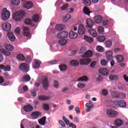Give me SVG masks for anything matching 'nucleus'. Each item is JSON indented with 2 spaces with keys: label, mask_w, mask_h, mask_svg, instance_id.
I'll use <instances>...</instances> for the list:
<instances>
[{
  "label": "nucleus",
  "mask_w": 128,
  "mask_h": 128,
  "mask_svg": "<svg viewBox=\"0 0 128 128\" xmlns=\"http://www.w3.org/2000/svg\"><path fill=\"white\" fill-rule=\"evenodd\" d=\"M26 12L24 11L16 12L13 14V19L16 22H19L24 16Z\"/></svg>",
  "instance_id": "1"
},
{
  "label": "nucleus",
  "mask_w": 128,
  "mask_h": 128,
  "mask_svg": "<svg viewBox=\"0 0 128 128\" xmlns=\"http://www.w3.org/2000/svg\"><path fill=\"white\" fill-rule=\"evenodd\" d=\"M10 16V12L6 8H4L2 12V20H8Z\"/></svg>",
  "instance_id": "2"
},
{
  "label": "nucleus",
  "mask_w": 128,
  "mask_h": 128,
  "mask_svg": "<svg viewBox=\"0 0 128 128\" xmlns=\"http://www.w3.org/2000/svg\"><path fill=\"white\" fill-rule=\"evenodd\" d=\"M106 112L109 118H114L118 114V112L112 108L107 110Z\"/></svg>",
  "instance_id": "3"
},
{
  "label": "nucleus",
  "mask_w": 128,
  "mask_h": 128,
  "mask_svg": "<svg viewBox=\"0 0 128 128\" xmlns=\"http://www.w3.org/2000/svg\"><path fill=\"white\" fill-rule=\"evenodd\" d=\"M20 70L22 72H28L30 70V66L26 63H23L20 65Z\"/></svg>",
  "instance_id": "4"
},
{
  "label": "nucleus",
  "mask_w": 128,
  "mask_h": 128,
  "mask_svg": "<svg viewBox=\"0 0 128 128\" xmlns=\"http://www.w3.org/2000/svg\"><path fill=\"white\" fill-rule=\"evenodd\" d=\"M2 28L6 32H10L12 30V24L8 22H4L2 24Z\"/></svg>",
  "instance_id": "5"
},
{
  "label": "nucleus",
  "mask_w": 128,
  "mask_h": 128,
  "mask_svg": "<svg viewBox=\"0 0 128 128\" xmlns=\"http://www.w3.org/2000/svg\"><path fill=\"white\" fill-rule=\"evenodd\" d=\"M42 86L44 90H48V79L47 78H45L42 80Z\"/></svg>",
  "instance_id": "6"
},
{
  "label": "nucleus",
  "mask_w": 128,
  "mask_h": 128,
  "mask_svg": "<svg viewBox=\"0 0 128 128\" xmlns=\"http://www.w3.org/2000/svg\"><path fill=\"white\" fill-rule=\"evenodd\" d=\"M68 33L67 32H61L57 36L58 38H68Z\"/></svg>",
  "instance_id": "7"
},
{
  "label": "nucleus",
  "mask_w": 128,
  "mask_h": 128,
  "mask_svg": "<svg viewBox=\"0 0 128 128\" xmlns=\"http://www.w3.org/2000/svg\"><path fill=\"white\" fill-rule=\"evenodd\" d=\"M90 62H92V60L90 58L81 59L80 60V66H84V64H88L90 63Z\"/></svg>",
  "instance_id": "8"
},
{
  "label": "nucleus",
  "mask_w": 128,
  "mask_h": 128,
  "mask_svg": "<svg viewBox=\"0 0 128 128\" xmlns=\"http://www.w3.org/2000/svg\"><path fill=\"white\" fill-rule=\"evenodd\" d=\"M86 28H92L94 26V20L90 18L86 20Z\"/></svg>",
  "instance_id": "9"
},
{
  "label": "nucleus",
  "mask_w": 128,
  "mask_h": 128,
  "mask_svg": "<svg viewBox=\"0 0 128 128\" xmlns=\"http://www.w3.org/2000/svg\"><path fill=\"white\" fill-rule=\"evenodd\" d=\"M42 115V113L40 112H32L31 114V116L32 120H36V118H38L40 116Z\"/></svg>",
  "instance_id": "10"
},
{
  "label": "nucleus",
  "mask_w": 128,
  "mask_h": 128,
  "mask_svg": "<svg viewBox=\"0 0 128 128\" xmlns=\"http://www.w3.org/2000/svg\"><path fill=\"white\" fill-rule=\"evenodd\" d=\"M23 32L24 36L30 38V29L28 28L26 26H24L23 28Z\"/></svg>",
  "instance_id": "11"
},
{
  "label": "nucleus",
  "mask_w": 128,
  "mask_h": 128,
  "mask_svg": "<svg viewBox=\"0 0 128 128\" xmlns=\"http://www.w3.org/2000/svg\"><path fill=\"white\" fill-rule=\"evenodd\" d=\"M0 68L1 70H4V72H10V70H12V68L10 65L4 66V64H0Z\"/></svg>",
  "instance_id": "12"
},
{
  "label": "nucleus",
  "mask_w": 128,
  "mask_h": 128,
  "mask_svg": "<svg viewBox=\"0 0 128 128\" xmlns=\"http://www.w3.org/2000/svg\"><path fill=\"white\" fill-rule=\"evenodd\" d=\"M106 59L108 61H110L112 60V51L109 50L106 52Z\"/></svg>",
  "instance_id": "13"
},
{
  "label": "nucleus",
  "mask_w": 128,
  "mask_h": 128,
  "mask_svg": "<svg viewBox=\"0 0 128 128\" xmlns=\"http://www.w3.org/2000/svg\"><path fill=\"white\" fill-rule=\"evenodd\" d=\"M78 36V33L74 31H70L69 33V38L72 40H74V38H76Z\"/></svg>",
  "instance_id": "14"
},
{
  "label": "nucleus",
  "mask_w": 128,
  "mask_h": 128,
  "mask_svg": "<svg viewBox=\"0 0 128 128\" xmlns=\"http://www.w3.org/2000/svg\"><path fill=\"white\" fill-rule=\"evenodd\" d=\"M98 72L103 76H108V70L105 68H100L99 69Z\"/></svg>",
  "instance_id": "15"
},
{
  "label": "nucleus",
  "mask_w": 128,
  "mask_h": 128,
  "mask_svg": "<svg viewBox=\"0 0 128 128\" xmlns=\"http://www.w3.org/2000/svg\"><path fill=\"white\" fill-rule=\"evenodd\" d=\"M42 64V62H40V61H38V60H36L32 64V67L34 68H38L40 66V64Z\"/></svg>",
  "instance_id": "16"
},
{
  "label": "nucleus",
  "mask_w": 128,
  "mask_h": 128,
  "mask_svg": "<svg viewBox=\"0 0 128 128\" xmlns=\"http://www.w3.org/2000/svg\"><path fill=\"white\" fill-rule=\"evenodd\" d=\"M34 6L32 4V2H28L24 4V8H26L27 10H30V8H32Z\"/></svg>",
  "instance_id": "17"
},
{
  "label": "nucleus",
  "mask_w": 128,
  "mask_h": 128,
  "mask_svg": "<svg viewBox=\"0 0 128 128\" xmlns=\"http://www.w3.org/2000/svg\"><path fill=\"white\" fill-rule=\"evenodd\" d=\"M78 33L80 34H84V25H80L78 26Z\"/></svg>",
  "instance_id": "18"
},
{
  "label": "nucleus",
  "mask_w": 128,
  "mask_h": 128,
  "mask_svg": "<svg viewBox=\"0 0 128 128\" xmlns=\"http://www.w3.org/2000/svg\"><path fill=\"white\" fill-rule=\"evenodd\" d=\"M94 20L96 24H100L102 20V17L100 15H98L94 17Z\"/></svg>",
  "instance_id": "19"
},
{
  "label": "nucleus",
  "mask_w": 128,
  "mask_h": 128,
  "mask_svg": "<svg viewBox=\"0 0 128 128\" xmlns=\"http://www.w3.org/2000/svg\"><path fill=\"white\" fill-rule=\"evenodd\" d=\"M66 28V26L62 24H58L56 25V30H64Z\"/></svg>",
  "instance_id": "20"
},
{
  "label": "nucleus",
  "mask_w": 128,
  "mask_h": 128,
  "mask_svg": "<svg viewBox=\"0 0 128 128\" xmlns=\"http://www.w3.org/2000/svg\"><path fill=\"white\" fill-rule=\"evenodd\" d=\"M46 116H44L40 119L38 120V124H40V126H44L46 124Z\"/></svg>",
  "instance_id": "21"
},
{
  "label": "nucleus",
  "mask_w": 128,
  "mask_h": 128,
  "mask_svg": "<svg viewBox=\"0 0 128 128\" xmlns=\"http://www.w3.org/2000/svg\"><path fill=\"white\" fill-rule=\"evenodd\" d=\"M34 109L32 106H30V105H28L26 106H24V110L25 112H32V110Z\"/></svg>",
  "instance_id": "22"
},
{
  "label": "nucleus",
  "mask_w": 128,
  "mask_h": 128,
  "mask_svg": "<svg viewBox=\"0 0 128 128\" xmlns=\"http://www.w3.org/2000/svg\"><path fill=\"white\" fill-rule=\"evenodd\" d=\"M92 56V51L88 50L85 52L84 54L82 56V58H90Z\"/></svg>",
  "instance_id": "23"
},
{
  "label": "nucleus",
  "mask_w": 128,
  "mask_h": 128,
  "mask_svg": "<svg viewBox=\"0 0 128 128\" xmlns=\"http://www.w3.org/2000/svg\"><path fill=\"white\" fill-rule=\"evenodd\" d=\"M8 36L10 42H14L16 40V37L14 36V35L12 32H8Z\"/></svg>",
  "instance_id": "24"
},
{
  "label": "nucleus",
  "mask_w": 128,
  "mask_h": 128,
  "mask_svg": "<svg viewBox=\"0 0 128 128\" xmlns=\"http://www.w3.org/2000/svg\"><path fill=\"white\" fill-rule=\"evenodd\" d=\"M106 40V36H99L96 38V41L99 42H102Z\"/></svg>",
  "instance_id": "25"
},
{
  "label": "nucleus",
  "mask_w": 128,
  "mask_h": 128,
  "mask_svg": "<svg viewBox=\"0 0 128 128\" xmlns=\"http://www.w3.org/2000/svg\"><path fill=\"white\" fill-rule=\"evenodd\" d=\"M38 100H50V97L48 96H40L38 97Z\"/></svg>",
  "instance_id": "26"
},
{
  "label": "nucleus",
  "mask_w": 128,
  "mask_h": 128,
  "mask_svg": "<svg viewBox=\"0 0 128 128\" xmlns=\"http://www.w3.org/2000/svg\"><path fill=\"white\" fill-rule=\"evenodd\" d=\"M16 58L19 60H21L22 62H24V60H26V58H24V56L22 54H18Z\"/></svg>",
  "instance_id": "27"
},
{
  "label": "nucleus",
  "mask_w": 128,
  "mask_h": 128,
  "mask_svg": "<svg viewBox=\"0 0 128 128\" xmlns=\"http://www.w3.org/2000/svg\"><path fill=\"white\" fill-rule=\"evenodd\" d=\"M105 45L106 48H110L112 46V41L110 40H108L105 42Z\"/></svg>",
  "instance_id": "28"
},
{
  "label": "nucleus",
  "mask_w": 128,
  "mask_h": 128,
  "mask_svg": "<svg viewBox=\"0 0 128 128\" xmlns=\"http://www.w3.org/2000/svg\"><path fill=\"white\" fill-rule=\"evenodd\" d=\"M115 124L117 126H122L124 124V122H122V120L120 119H118L115 122Z\"/></svg>",
  "instance_id": "29"
},
{
  "label": "nucleus",
  "mask_w": 128,
  "mask_h": 128,
  "mask_svg": "<svg viewBox=\"0 0 128 128\" xmlns=\"http://www.w3.org/2000/svg\"><path fill=\"white\" fill-rule=\"evenodd\" d=\"M109 78L110 80H118V77L116 75H112L110 74L109 76Z\"/></svg>",
  "instance_id": "30"
},
{
  "label": "nucleus",
  "mask_w": 128,
  "mask_h": 128,
  "mask_svg": "<svg viewBox=\"0 0 128 128\" xmlns=\"http://www.w3.org/2000/svg\"><path fill=\"white\" fill-rule=\"evenodd\" d=\"M23 80L25 82H30V76L28 74L24 75L23 76Z\"/></svg>",
  "instance_id": "31"
},
{
  "label": "nucleus",
  "mask_w": 128,
  "mask_h": 128,
  "mask_svg": "<svg viewBox=\"0 0 128 128\" xmlns=\"http://www.w3.org/2000/svg\"><path fill=\"white\" fill-rule=\"evenodd\" d=\"M83 12L85 14H87V16H90V9L88 8L86 6H84L83 9Z\"/></svg>",
  "instance_id": "32"
},
{
  "label": "nucleus",
  "mask_w": 128,
  "mask_h": 128,
  "mask_svg": "<svg viewBox=\"0 0 128 128\" xmlns=\"http://www.w3.org/2000/svg\"><path fill=\"white\" fill-rule=\"evenodd\" d=\"M6 50H8L9 52H12V50H14V48L12 45L10 44H8L6 45Z\"/></svg>",
  "instance_id": "33"
},
{
  "label": "nucleus",
  "mask_w": 128,
  "mask_h": 128,
  "mask_svg": "<svg viewBox=\"0 0 128 128\" xmlns=\"http://www.w3.org/2000/svg\"><path fill=\"white\" fill-rule=\"evenodd\" d=\"M78 62L76 60H72L70 62V64L73 66H78Z\"/></svg>",
  "instance_id": "34"
},
{
  "label": "nucleus",
  "mask_w": 128,
  "mask_h": 128,
  "mask_svg": "<svg viewBox=\"0 0 128 128\" xmlns=\"http://www.w3.org/2000/svg\"><path fill=\"white\" fill-rule=\"evenodd\" d=\"M58 44H60V46H66V44H68V40L64 39L60 40H59Z\"/></svg>",
  "instance_id": "35"
},
{
  "label": "nucleus",
  "mask_w": 128,
  "mask_h": 128,
  "mask_svg": "<svg viewBox=\"0 0 128 128\" xmlns=\"http://www.w3.org/2000/svg\"><path fill=\"white\" fill-rule=\"evenodd\" d=\"M111 94L113 98H120V93L118 92H111Z\"/></svg>",
  "instance_id": "36"
},
{
  "label": "nucleus",
  "mask_w": 128,
  "mask_h": 128,
  "mask_svg": "<svg viewBox=\"0 0 128 128\" xmlns=\"http://www.w3.org/2000/svg\"><path fill=\"white\" fill-rule=\"evenodd\" d=\"M84 39L86 40V42H94V38L92 37H88L87 36H84Z\"/></svg>",
  "instance_id": "37"
},
{
  "label": "nucleus",
  "mask_w": 128,
  "mask_h": 128,
  "mask_svg": "<svg viewBox=\"0 0 128 128\" xmlns=\"http://www.w3.org/2000/svg\"><path fill=\"white\" fill-rule=\"evenodd\" d=\"M88 78L86 76H82L78 79V82H86Z\"/></svg>",
  "instance_id": "38"
},
{
  "label": "nucleus",
  "mask_w": 128,
  "mask_h": 128,
  "mask_svg": "<svg viewBox=\"0 0 128 128\" xmlns=\"http://www.w3.org/2000/svg\"><path fill=\"white\" fill-rule=\"evenodd\" d=\"M0 52L4 56H10V52L4 50V49H0Z\"/></svg>",
  "instance_id": "39"
},
{
  "label": "nucleus",
  "mask_w": 128,
  "mask_h": 128,
  "mask_svg": "<svg viewBox=\"0 0 128 128\" xmlns=\"http://www.w3.org/2000/svg\"><path fill=\"white\" fill-rule=\"evenodd\" d=\"M116 60L118 62H124V59L122 56L119 55L116 56Z\"/></svg>",
  "instance_id": "40"
},
{
  "label": "nucleus",
  "mask_w": 128,
  "mask_h": 128,
  "mask_svg": "<svg viewBox=\"0 0 128 128\" xmlns=\"http://www.w3.org/2000/svg\"><path fill=\"white\" fill-rule=\"evenodd\" d=\"M11 2L14 6H18L20 4V0H11Z\"/></svg>",
  "instance_id": "41"
},
{
  "label": "nucleus",
  "mask_w": 128,
  "mask_h": 128,
  "mask_svg": "<svg viewBox=\"0 0 128 128\" xmlns=\"http://www.w3.org/2000/svg\"><path fill=\"white\" fill-rule=\"evenodd\" d=\"M70 14H66L63 17V20H64V22H68V20L70 18Z\"/></svg>",
  "instance_id": "42"
},
{
  "label": "nucleus",
  "mask_w": 128,
  "mask_h": 128,
  "mask_svg": "<svg viewBox=\"0 0 128 128\" xmlns=\"http://www.w3.org/2000/svg\"><path fill=\"white\" fill-rule=\"evenodd\" d=\"M126 102L124 100H120V102L119 103V106L120 108H124V106H126Z\"/></svg>",
  "instance_id": "43"
},
{
  "label": "nucleus",
  "mask_w": 128,
  "mask_h": 128,
  "mask_svg": "<svg viewBox=\"0 0 128 128\" xmlns=\"http://www.w3.org/2000/svg\"><path fill=\"white\" fill-rule=\"evenodd\" d=\"M84 4L85 6H90V4H92V1L90 0H84Z\"/></svg>",
  "instance_id": "44"
},
{
  "label": "nucleus",
  "mask_w": 128,
  "mask_h": 128,
  "mask_svg": "<svg viewBox=\"0 0 128 128\" xmlns=\"http://www.w3.org/2000/svg\"><path fill=\"white\" fill-rule=\"evenodd\" d=\"M88 32L92 36H96V32L94 30H90Z\"/></svg>",
  "instance_id": "45"
},
{
  "label": "nucleus",
  "mask_w": 128,
  "mask_h": 128,
  "mask_svg": "<svg viewBox=\"0 0 128 128\" xmlns=\"http://www.w3.org/2000/svg\"><path fill=\"white\" fill-rule=\"evenodd\" d=\"M42 108L44 110H46V111L50 110V106H48V104H44L42 105Z\"/></svg>",
  "instance_id": "46"
},
{
  "label": "nucleus",
  "mask_w": 128,
  "mask_h": 128,
  "mask_svg": "<svg viewBox=\"0 0 128 128\" xmlns=\"http://www.w3.org/2000/svg\"><path fill=\"white\" fill-rule=\"evenodd\" d=\"M59 68L62 72L66 70V65L61 64L59 66Z\"/></svg>",
  "instance_id": "47"
},
{
  "label": "nucleus",
  "mask_w": 128,
  "mask_h": 128,
  "mask_svg": "<svg viewBox=\"0 0 128 128\" xmlns=\"http://www.w3.org/2000/svg\"><path fill=\"white\" fill-rule=\"evenodd\" d=\"M32 20L33 22H38V15L35 14L32 17Z\"/></svg>",
  "instance_id": "48"
},
{
  "label": "nucleus",
  "mask_w": 128,
  "mask_h": 128,
  "mask_svg": "<svg viewBox=\"0 0 128 128\" xmlns=\"http://www.w3.org/2000/svg\"><path fill=\"white\" fill-rule=\"evenodd\" d=\"M100 64L103 66H108V61L106 60H102L100 61Z\"/></svg>",
  "instance_id": "49"
},
{
  "label": "nucleus",
  "mask_w": 128,
  "mask_h": 128,
  "mask_svg": "<svg viewBox=\"0 0 128 128\" xmlns=\"http://www.w3.org/2000/svg\"><path fill=\"white\" fill-rule=\"evenodd\" d=\"M98 32L100 34H102V32H104V28L102 26H100L98 28Z\"/></svg>",
  "instance_id": "50"
},
{
  "label": "nucleus",
  "mask_w": 128,
  "mask_h": 128,
  "mask_svg": "<svg viewBox=\"0 0 128 128\" xmlns=\"http://www.w3.org/2000/svg\"><path fill=\"white\" fill-rule=\"evenodd\" d=\"M96 66V61H92L90 64V66L92 68H94Z\"/></svg>",
  "instance_id": "51"
},
{
  "label": "nucleus",
  "mask_w": 128,
  "mask_h": 128,
  "mask_svg": "<svg viewBox=\"0 0 128 128\" xmlns=\"http://www.w3.org/2000/svg\"><path fill=\"white\" fill-rule=\"evenodd\" d=\"M96 49L98 50V52H104V48H102L101 46H98Z\"/></svg>",
  "instance_id": "52"
},
{
  "label": "nucleus",
  "mask_w": 128,
  "mask_h": 128,
  "mask_svg": "<svg viewBox=\"0 0 128 128\" xmlns=\"http://www.w3.org/2000/svg\"><path fill=\"white\" fill-rule=\"evenodd\" d=\"M86 47H81L80 50V54H84V52H86Z\"/></svg>",
  "instance_id": "53"
},
{
  "label": "nucleus",
  "mask_w": 128,
  "mask_h": 128,
  "mask_svg": "<svg viewBox=\"0 0 128 128\" xmlns=\"http://www.w3.org/2000/svg\"><path fill=\"white\" fill-rule=\"evenodd\" d=\"M63 118V120L64 122L66 124L67 126L68 125V124H70V120H68L66 118V116H64L62 117Z\"/></svg>",
  "instance_id": "54"
},
{
  "label": "nucleus",
  "mask_w": 128,
  "mask_h": 128,
  "mask_svg": "<svg viewBox=\"0 0 128 128\" xmlns=\"http://www.w3.org/2000/svg\"><path fill=\"white\" fill-rule=\"evenodd\" d=\"M24 23L26 24H32V20L30 18H27L25 20Z\"/></svg>",
  "instance_id": "55"
},
{
  "label": "nucleus",
  "mask_w": 128,
  "mask_h": 128,
  "mask_svg": "<svg viewBox=\"0 0 128 128\" xmlns=\"http://www.w3.org/2000/svg\"><path fill=\"white\" fill-rule=\"evenodd\" d=\"M78 88H84L86 86L82 84V83H78Z\"/></svg>",
  "instance_id": "56"
},
{
  "label": "nucleus",
  "mask_w": 128,
  "mask_h": 128,
  "mask_svg": "<svg viewBox=\"0 0 128 128\" xmlns=\"http://www.w3.org/2000/svg\"><path fill=\"white\" fill-rule=\"evenodd\" d=\"M86 108H94V104L87 103L86 104Z\"/></svg>",
  "instance_id": "57"
},
{
  "label": "nucleus",
  "mask_w": 128,
  "mask_h": 128,
  "mask_svg": "<svg viewBox=\"0 0 128 128\" xmlns=\"http://www.w3.org/2000/svg\"><path fill=\"white\" fill-rule=\"evenodd\" d=\"M54 86L56 88H58V82L56 80H54Z\"/></svg>",
  "instance_id": "58"
},
{
  "label": "nucleus",
  "mask_w": 128,
  "mask_h": 128,
  "mask_svg": "<svg viewBox=\"0 0 128 128\" xmlns=\"http://www.w3.org/2000/svg\"><path fill=\"white\" fill-rule=\"evenodd\" d=\"M26 62L28 64H30L32 62V58L30 56H27L26 58Z\"/></svg>",
  "instance_id": "59"
},
{
  "label": "nucleus",
  "mask_w": 128,
  "mask_h": 128,
  "mask_svg": "<svg viewBox=\"0 0 128 128\" xmlns=\"http://www.w3.org/2000/svg\"><path fill=\"white\" fill-rule=\"evenodd\" d=\"M58 122L62 128H66V124H64V121L62 120H59Z\"/></svg>",
  "instance_id": "60"
},
{
  "label": "nucleus",
  "mask_w": 128,
  "mask_h": 128,
  "mask_svg": "<svg viewBox=\"0 0 128 128\" xmlns=\"http://www.w3.org/2000/svg\"><path fill=\"white\" fill-rule=\"evenodd\" d=\"M18 102H24L26 100H24V98L22 97H20L18 98Z\"/></svg>",
  "instance_id": "61"
},
{
  "label": "nucleus",
  "mask_w": 128,
  "mask_h": 128,
  "mask_svg": "<svg viewBox=\"0 0 128 128\" xmlns=\"http://www.w3.org/2000/svg\"><path fill=\"white\" fill-rule=\"evenodd\" d=\"M68 8V5L67 4H64L61 7V10H66Z\"/></svg>",
  "instance_id": "62"
},
{
  "label": "nucleus",
  "mask_w": 128,
  "mask_h": 128,
  "mask_svg": "<svg viewBox=\"0 0 128 128\" xmlns=\"http://www.w3.org/2000/svg\"><path fill=\"white\" fill-rule=\"evenodd\" d=\"M102 76V75H99L96 78L97 82H102L103 80Z\"/></svg>",
  "instance_id": "63"
},
{
  "label": "nucleus",
  "mask_w": 128,
  "mask_h": 128,
  "mask_svg": "<svg viewBox=\"0 0 128 128\" xmlns=\"http://www.w3.org/2000/svg\"><path fill=\"white\" fill-rule=\"evenodd\" d=\"M120 98H126V94L124 93H120Z\"/></svg>",
  "instance_id": "64"
}]
</instances>
